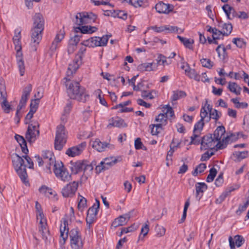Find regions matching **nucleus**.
<instances>
[{"instance_id": "nucleus-36", "label": "nucleus", "mask_w": 249, "mask_h": 249, "mask_svg": "<svg viewBox=\"0 0 249 249\" xmlns=\"http://www.w3.org/2000/svg\"><path fill=\"white\" fill-rule=\"evenodd\" d=\"M185 72L190 78L194 79L196 81H200V75L198 74L195 69H189V71L185 70Z\"/></svg>"}, {"instance_id": "nucleus-51", "label": "nucleus", "mask_w": 249, "mask_h": 249, "mask_svg": "<svg viewBox=\"0 0 249 249\" xmlns=\"http://www.w3.org/2000/svg\"><path fill=\"white\" fill-rule=\"evenodd\" d=\"M39 103V99H35L32 100L30 104V110L31 112H36L38 107V104Z\"/></svg>"}, {"instance_id": "nucleus-60", "label": "nucleus", "mask_w": 249, "mask_h": 249, "mask_svg": "<svg viewBox=\"0 0 249 249\" xmlns=\"http://www.w3.org/2000/svg\"><path fill=\"white\" fill-rule=\"evenodd\" d=\"M237 87V84L235 82H230L228 84V89L230 91L234 94L237 93L236 88Z\"/></svg>"}, {"instance_id": "nucleus-16", "label": "nucleus", "mask_w": 249, "mask_h": 249, "mask_svg": "<svg viewBox=\"0 0 249 249\" xmlns=\"http://www.w3.org/2000/svg\"><path fill=\"white\" fill-rule=\"evenodd\" d=\"M86 142H82L76 146L69 148L66 151V154L69 156L74 157L80 155L86 146Z\"/></svg>"}, {"instance_id": "nucleus-39", "label": "nucleus", "mask_w": 249, "mask_h": 249, "mask_svg": "<svg viewBox=\"0 0 249 249\" xmlns=\"http://www.w3.org/2000/svg\"><path fill=\"white\" fill-rule=\"evenodd\" d=\"M138 228V226L137 224H133L131 226L126 227V228H123L121 229V231L118 236H121L123 233H127L130 232H132L137 229Z\"/></svg>"}, {"instance_id": "nucleus-30", "label": "nucleus", "mask_w": 249, "mask_h": 249, "mask_svg": "<svg viewBox=\"0 0 249 249\" xmlns=\"http://www.w3.org/2000/svg\"><path fill=\"white\" fill-rule=\"evenodd\" d=\"M125 126V124L124 123V120L120 118H117L115 119L112 118L111 120H110V123L108 124L107 127H110L111 126H115L122 127Z\"/></svg>"}, {"instance_id": "nucleus-56", "label": "nucleus", "mask_w": 249, "mask_h": 249, "mask_svg": "<svg viewBox=\"0 0 249 249\" xmlns=\"http://www.w3.org/2000/svg\"><path fill=\"white\" fill-rule=\"evenodd\" d=\"M210 118L217 121L221 116V113L215 109H214L212 112L209 113Z\"/></svg>"}, {"instance_id": "nucleus-52", "label": "nucleus", "mask_w": 249, "mask_h": 249, "mask_svg": "<svg viewBox=\"0 0 249 249\" xmlns=\"http://www.w3.org/2000/svg\"><path fill=\"white\" fill-rule=\"evenodd\" d=\"M117 161L118 160L116 159H113V158H111V159H109L108 158H106L105 159V161H103V163L104 165H106L109 168L112 165H114L116 163H117Z\"/></svg>"}, {"instance_id": "nucleus-55", "label": "nucleus", "mask_w": 249, "mask_h": 249, "mask_svg": "<svg viewBox=\"0 0 249 249\" xmlns=\"http://www.w3.org/2000/svg\"><path fill=\"white\" fill-rule=\"evenodd\" d=\"M82 36V35H80V33L78 34L74 35L73 37L70 39L69 43L77 46Z\"/></svg>"}, {"instance_id": "nucleus-54", "label": "nucleus", "mask_w": 249, "mask_h": 249, "mask_svg": "<svg viewBox=\"0 0 249 249\" xmlns=\"http://www.w3.org/2000/svg\"><path fill=\"white\" fill-rule=\"evenodd\" d=\"M78 207L79 209H82L87 206V199L83 196H80L79 198Z\"/></svg>"}, {"instance_id": "nucleus-1", "label": "nucleus", "mask_w": 249, "mask_h": 249, "mask_svg": "<svg viewBox=\"0 0 249 249\" xmlns=\"http://www.w3.org/2000/svg\"><path fill=\"white\" fill-rule=\"evenodd\" d=\"M71 76L65 78L67 80L66 86L67 87V93L69 97L71 99L76 100L82 102H85L89 98V95L86 92L84 87H81L79 82H70Z\"/></svg>"}, {"instance_id": "nucleus-35", "label": "nucleus", "mask_w": 249, "mask_h": 249, "mask_svg": "<svg viewBox=\"0 0 249 249\" xmlns=\"http://www.w3.org/2000/svg\"><path fill=\"white\" fill-rule=\"evenodd\" d=\"M155 66L154 63H144L138 66V69L140 71H151L153 70V66Z\"/></svg>"}, {"instance_id": "nucleus-44", "label": "nucleus", "mask_w": 249, "mask_h": 249, "mask_svg": "<svg viewBox=\"0 0 249 249\" xmlns=\"http://www.w3.org/2000/svg\"><path fill=\"white\" fill-rule=\"evenodd\" d=\"M200 134L194 133L191 137L190 144H194L195 145H198L201 144V139H199Z\"/></svg>"}, {"instance_id": "nucleus-19", "label": "nucleus", "mask_w": 249, "mask_h": 249, "mask_svg": "<svg viewBox=\"0 0 249 249\" xmlns=\"http://www.w3.org/2000/svg\"><path fill=\"white\" fill-rule=\"evenodd\" d=\"M230 246L231 249H235V245L237 247H241L245 242L243 236L239 235H235L233 239L231 236L229 239Z\"/></svg>"}, {"instance_id": "nucleus-20", "label": "nucleus", "mask_w": 249, "mask_h": 249, "mask_svg": "<svg viewBox=\"0 0 249 249\" xmlns=\"http://www.w3.org/2000/svg\"><path fill=\"white\" fill-rule=\"evenodd\" d=\"M65 32L64 27L60 29L57 33L55 37L54 41L53 42L52 44L50 47L52 51H54L57 48V44L61 42L64 37Z\"/></svg>"}, {"instance_id": "nucleus-7", "label": "nucleus", "mask_w": 249, "mask_h": 249, "mask_svg": "<svg viewBox=\"0 0 249 249\" xmlns=\"http://www.w3.org/2000/svg\"><path fill=\"white\" fill-rule=\"evenodd\" d=\"M86 51V49L85 47H82L80 49L74 59L69 65L67 70L68 76L72 75L76 71L80 65H81L83 54L85 53Z\"/></svg>"}, {"instance_id": "nucleus-32", "label": "nucleus", "mask_w": 249, "mask_h": 249, "mask_svg": "<svg viewBox=\"0 0 249 249\" xmlns=\"http://www.w3.org/2000/svg\"><path fill=\"white\" fill-rule=\"evenodd\" d=\"M186 96V93L185 92L182 90H176L173 91V95L171 97V100L173 103L174 101L179 100L182 98H184Z\"/></svg>"}, {"instance_id": "nucleus-4", "label": "nucleus", "mask_w": 249, "mask_h": 249, "mask_svg": "<svg viewBox=\"0 0 249 249\" xmlns=\"http://www.w3.org/2000/svg\"><path fill=\"white\" fill-rule=\"evenodd\" d=\"M12 163L22 182L26 186L29 185V183L27 180L28 176L26 165L24 164V160L23 157L19 156L17 154H15L12 157Z\"/></svg>"}, {"instance_id": "nucleus-63", "label": "nucleus", "mask_w": 249, "mask_h": 249, "mask_svg": "<svg viewBox=\"0 0 249 249\" xmlns=\"http://www.w3.org/2000/svg\"><path fill=\"white\" fill-rule=\"evenodd\" d=\"M222 33V32L215 28V30H214V32L213 33V39H219L220 38V36L223 35Z\"/></svg>"}, {"instance_id": "nucleus-15", "label": "nucleus", "mask_w": 249, "mask_h": 249, "mask_svg": "<svg viewBox=\"0 0 249 249\" xmlns=\"http://www.w3.org/2000/svg\"><path fill=\"white\" fill-rule=\"evenodd\" d=\"M78 186V183L76 181L68 184L62 190L61 193L64 197H71L75 194Z\"/></svg>"}, {"instance_id": "nucleus-24", "label": "nucleus", "mask_w": 249, "mask_h": 249, "mask_svg": "<svg viewBox=\"0 0 249 249\" xmlns=\"http://www.w3.org/2000/svg\"><path fill=\"white\" fill-rule=\"evenodd\" d=\"M222 9L225 13L227 18L229 19H231L234 17H238V13L235 11V9L226 4L222 6Z\"/></svg>"}, {"instance_id": "nucleus-46", "label": "nucleus", "mask_w": 249, "mask_h": 249, "mask_svg": "<svg viewBox=\"0 0 249 249\" xmlns=\"http://www.w3.org/2000/svg\"><path fill=\"white\" fill-rule=\"evenodd\" d=\"M174 142H175V139L174 138L172 141V142H171L170 145V149L167 153V155L166 157V160H168L169 157H171L172 156L173 153L175 151V148L178 147L180 144V142H178L177 145H173V144Z\"/></svg>"}, {"instance_id": "nucleus-57", "label": "nucleus", "mask_w": 249, "mask_h": 249, "mask_svg": "<svg viewBox=\"0 0 249 249\" xmlns=\"http://www.w3.org/2000/svg\"><path fill=\"white\" fill-rule=\"evenodd\" d=\"M2 108L4 112L6 113H8L11 109L10 105L9 104L7 100L3 101L1 103Z\"/></svg>"}, {"instance_id": "nucleus-59", "label": "nucleus", "mask_w": 249, "mask_h": 249, "mask_svg": "<svg viewBox=\"0 0 249 249\" xmlns=\"http://www.w3.org/2000/svg\"><path fill=\"white\" fill-rule=\"evenodd\" d=\"M155 92V90H152L151 92H147L146 90H142V91L141 96L142 98H149L150 99H153L154 97L152 94V93Z\"/></svg>"}, {"instance_id": "nucleus-25", "label": "nucleus", "mask_w": 249, "mask_h": 249, "mask_svg": "<svg viewBox=\"0 0 249 249\" xmlns=\"http://www.w3.org/2000/svg\"><path fill=\"white\" fill-rule=\"evenodd\" d=\"M109 145V143L102 142L99 139H96L92 144V147L99 152L105 151V149L108 147Z\"/></svg>"}, {"instance_id": "nucleus-13", "label": "nucleus", "mask_w": 249, "mask_h": 249, "mask_svg": "<svg viewBox=\"0 0 249 249\" xmlns=\"http://www.w3.org/2000/svg\"><path fill=\"white\" fill-rule=\"evenodd\" d=\"M151 28L157 33L164 32L165 33H181L183 32V30L178 28L177 26L170 25H164L160 27L153 26L151 27Z\"/></svg>"}, {"instance_id": "nucleus-53", "label": "nucleus", "mask_w": 249, "mask_h": 249, "mask_svg": "<svg viewBox=\"0 0 249 249\" xmlns=\"http://www.w3.org/2000/svg\"><path fill=\"white\" fill-rule=\"evenodd\" d=\"M232 42L235 44L237 47L242 48L245 46L246 43L243 39L240 38H234Z\"/></svg>"}, {"instance_id": "nucleus-33", "label": "nucleus", "mask_w": 249, "mask_h": 249, "mask_svg": "<svg viewBox=\"0 0 249 249\" xmlns=\"http://www.w3.org/2000/svg\"><path fill=\"white\" fill-rule=\"evenodd\" d=\"M177 38L180 41L181 43H183L186 48H187L189 49H193V44L194 43L193 39H188L182 37L180 36H178Z\"/></svg>"}, {"instance_id": "nucleus-8", "label": "nucleus", "mask_w": 249, "mask_h": 249, "mask_svg": "<svg viewBox=\"0 0 249 249\" xmlns=\"http://www.w3.org/2000/svg\"><path fill=\"white\" fill-rule=\"evenodd\" d=\"M225 133V129L223 126L217 127L213 133V138L217 142L216 147L217 149H222L227 146V140L228 137L223 136Z\"/></svg>"}, {"instance_id": "nucleus-43", "label": "nucleus", "mask_w": 249, "mask_h": 249, "mask_svg": "<svg viewBox=\"0 0 249 249\" xmlns=\"http://www.w3.org/2000/svg\"><path fill=\"white\" fill-rule=\"evenodd\" d=\"M206 178V181L208 182H211L213 180L217 172L214 167H213L210 170Z\"/></svg>"}, {"instance_id": "nucleus-27", "label": "nucleus", "mask_w": 249, "mask_h": 249, "mask_svg": "<svg viewBox=\"0 0 249 249\" xmlns=\"http://www.w3.org/2000/svg\"><path fill=\"white\" fill-rule=\"evenodd\" d=\"M85 161H78L72 164L71 167L72 173L77 174L82 172H83Z\"/></svg>"}, {"instance_id": "nucleus-11", "label": "nucleus", "mask_w": 249, "mask_h": 249, "mask_svg": "<svg viewBox=\"0 0 249 249\" xmlns=\"http://www.w3.org/2000/svg\"><path fill=\"white\" fill-rule=\"evenodd\" d=\"M108 40V37L107 36H104L102 37L94 36L84 40L81 44L85 46L89 47L104 46L107 45Z\"/></svg>"}, {"instance_id": "nucleus-6", "label": "nucleus", "mask_w": 249, "mask_h": 249, "mask_svg": "<svg viewBox=\"0 0 249 249\" xmlns=\"http://www.w3.org/2000/svg\"><path fill=\"white\" fill-rule=\"evenodd\" d=\"M67 133L63 125L57 127L54 140V147L56 150H61L67 142Z\"/></svg>"}, {"instance_id": "nucleus-64", "label": "nucleus", "mask_w": 249, "mask_h": 249, "mask_svg": "<svg viewBox=\"0 0 249 249\" xmlns=\"http://www.w3.org/2000/svg\"><path fill=\"white\" fill-rule=\"evenodd\" d=\"M39 191L40 193L46 195L47 193H49L51 195H52V190L51 189L47 187V186L43 185L39 189Z\"/></svg>"}, {"instance_id": "nucleus-50", "label": "nucleus", "mask_w": 249, "mask_h": 249, "mask_svg": "<svg viewBox=\"0 0 249 249\" xmlns=\"http://www.w3.org/2000/svg\"><path fill=\"white\" fill-rule=\"evenodd\" d=\"M17 64L18 66V68L20 72V75L21 76H23L25 72V67H24V63L23 59H20V58L18 57V60L17 61Z\"/></svg>"}, {"instance_id": "nucleus-26", "label": "nucleus", "mask_w": 249, "mask_h": 249, "mask_svg": "<svg viewBox=\"0 0 249 249\" xmlns=\"http://www.w3.org/2000/svg\"><path fill=\"white\" fill-rule=\"evenodd\" d=\"M208 188L205 183L197 182L196 184V197L199 200L203 196V193Z\"/></svg>"}, {"instance_id": "nucleus-42", "label": "nucleus", "mask_w": 249, "mask_h": 249, "mask_svg": "<svg viewBox=\"0 0 249 249\" xmlns=\"http://www.w3.org/2000/svg\"><path fill=\"white\" fill-rule=\"evenodd\" d=\"M149 225L145 224L142 227L141 230V233L139 237V240H143V238L147 234L149 231Z\"/></svg>"}, {"instance_id": "nucleus-37", "label": "nucleus", "mask_w": 249, "mask_h": 249, "mask_svg": "<svg viewBox=\"0 0 249 249\" xmlns=\"http://www.w3.org/2000/svg\"><path fill=\"white\" fill-rule=\"evenodd\" d=\"M93 166L92 164L89 163L88 161H85L83 170V175L88 178V176H90L92 172Z\"/></svg>"}, {"instance_id": "nucleus-47", "label": "nucleus", "mask_w": 249, "mask_h": 249, "mask_svg": "<svg viewBox=\"0 0 249 249\" xmlns=\"http://www.w3.org/2000/svg\"><path fill=\"white\" fill-rule=\"evenodd\" d=\"M231 192V190L225 191L223 192L222 194L219 196V197L216 199L215 203L216 204L221 203L225 199L227 196L230 194Z\"/></svg>"}, {"instance_id": "nucleus-61", "label": "nucleus", "mask_w": 249, "mask_h": 249, "mask_svg": "<svg viewBox=\"0 0 249 249\" xmlns=\"http://www.w3.org/2000/svg\"><path fill=\"white\" fill-rule=\"evenodd\" d=\"M248 206V202H246L243 205H239L238 210L236 211V213L237 215H240L242 212L246 211Z\"/></svg>"}, {"instance_id": "nucleus-62", "label": "nucleus", "mask_w": 249, "mask_h": 249, "mask_svg": "<svg viewBox=\"0 0 249 249\" xmlns=\"http://www.w3.org/2000/svg\"><path fill=\"white\" fill-rule=\"evenodd\" d=\"M116 13H115L116 17H117L118 18H121L123 20H125L127 18V14L126 12H124L123 11H116Z\"/></svg>"}, {"instance_id": "nucleus-14", "label": "nucleus", "mask_w": 249, "mask_h": 249, "mask_svg": "<svg viewBox=\"0 0 249 249\" xmlns=\"http://www.w3.org/2000/svg\"><path fill=\"white\" fill-rule=\"evenodd\" d=\"M216 142L212 134L204 136L201 139L200 148L201 150H204L208 149H213L216 146V144H215Z\"/></svg>"}, {"instance_id": "nucleus-18", "label": "nucleus", "mask_w": 249, "mask_h": 249, "mask_svg": "<svg viewBox=\"0 0 249 249\" xmlns=\"http://www.w3.org/2000/svg\"><path fill=\"white\" fill-rule=\"evenodd\" d=\"M39 224V232L41 233L42 239L47 242L48 240V236H50V231L47 228L46 220L45 219L40 220Z\"/></svg>"}, {"instance_id": "nucleus-48", "label": "nucleus", "mask_w": 249, "mask_h": 249, "mask_svg": "<svg viewBox=\"0 0 249 249\" xmlns=\"http://www.w3.org/2000/svg\"><path fill=\"white\" fill-rule=\"evenodd\" d=\"M0 94L1 98L3 99V101L7 100L6 87L2 81L0 83Z\"/></svg>"}, {"instance_id": "nucleus-2", "label": "nucleus", "mask_w": 249, "mask_h": 249, "mask_svg": "<svg viewBox=\"0 0 249 249\" xmlns=\"http://www.w3.org/2000/svg\"><path fill=\"white\" fill-rule=\"evenodd\" d=\"M33 26L31 30V43L35 47L39 44L42 37V32L44 30V19L42 15L36 13L33 17Z\"/></svg>"}, {"instance_id": "nucleus-58", "label": "nucleus", "mask_w": 249, "mask_h": 249, "mask_svg": "<svg viewBox=\"0 0 249 249\" xmlns=\"http://www.w3.org/2000/svg\"><path fill=\"white\" fill-rule=\"evenodd\" d=\"M108 169V167H107L106 165H104L103 161H102L99 165L96 166L95 171L96 173L99 174L102 171L107 170Z\"/></svg>"}, {"instance_id": "nucleus-28", "label": "nucleus", "mask_w": 249, "mask_h": 249, "mask_svg": "<svg viewBox=\"0 0 249 249\" xmlns=\"http://www.w3.org/2000/svg\"><path fill=\"white\" fill-rule=\"evenodd\" d=\"M15 138L20 145L22 152L25 154H27L29 151L27 148V143L25 139L23 137L18 134L15 135Z\"/></svg>"}, {"instance_id": "nucleus-5", "label": "nucleus", "mask_w": 249, "mask_h": 249, "mask_svg": "<svg viewBox=\"0 0 249 249\" xmlns=\"http://www.w3.org/2000/svg\"><path fill=\"white\" fill-rule=\"evenodd\" d=\"M97 18V16L93 13L81 12L77 13L73 21L75 25L82 26L94 22Z\"/></svg>"}, {"instance_id": "nucleus-49", "label": "nucleus", "mask_w": 249, "mask_h": 249, "mask_svg": "<svg viewBox=\"0 0 249 249\" xmlns=\"http://www.w3.org/2000/svg\"><path fill=\"white\" fill-rule=\"evenodd\" d=\"M201 63L203 67L211 69L213 66V62L209 59L202 58L200 59Z\"/></svg>"}, {"instance_id": "nucleus-21", "label": "nucleus", "mask_w": 249, "mask_h": 249, "mask_svg": "<svg viewBox=\"0 0 249 249\" xmlns=\"http://www.w3.org/2000/svg\"><path fill=\"white\" fill-rule=\"evenodd\" d=\"M130 218V215L128 214L121 215L116 218L112 223V226L117 228L119 226L124 225L127 223Z\"/></svg>"}, {"instance_id": "nucleus-10", "label": "nucleus", "mask_w": 249, "mask_h": 249, "mask_svg": "<svg viewBox=\"0 0 249 249\" xmlns=\"http://www.w3.org/2000/svg\"><path fill=\"white\" fill-rule=\"evenodd\" d=\"M71 245L72 249H82L83 244L80 231L77 228L72 229L70 232Z\"/></svg>"}, {"instance_id": "nucleus-34", "label": "nucleus", "mask_w": 249, "mask_h": 249, "mask_svg": "<svg viewBox=\"0 0 249 249\" xmlns=\"http://www.w3.org/2000/svg\"><path fill=\"white\" fill-rule=\"evenodd\" d=\"M219 26L222 27L223 36H229L232 30V26L231 23H220Z\"/></svg>"}, {"instance_id": "nucleus-12", "label": "nucleus", "mask_w": 249, "mask_h": 249, "mask_svg": "<svg viewBox=\"0 0 249 249\" xmlns=\"http://www.w3.org/2000/svg\"><path fill=\"white\" fill-rule=\"evenodd\" d=\"M42 158L44 160L46 172L51 173V166L53 165V164L56 163L53 153L51 151H45L43 153Z\"/></svg>"}, {"instance_id": "nucleus-23", "label": "nucleus", "mask_w": 249, "mask_h": 249, "mask_svg": "<svg viewBox=\"0 0 249 249\" xmlns=\"http://www.w3.org/2000/svg\"><path fill=\"white\" fill-rule=\"evenodd\" d=\"M74 28L75 32L78 33L80 31V35L83 34H91L98 30L97 27L91 26H79V27Z\"/></svg>"}, {"instance_id": "nucleus-22", "label": "nucleus", "mask_w": 249, "mask_h": 249, "mask_svg": "<svg viewBox=\"0 0 249 249\" xmlns=\"http://www.w3.org/2000/svg\"><path fill=\"white\" fill-rule=\"evenodd\" d=\"M98 209L93 207H90L86 217V222L89 224H93L96 219Z\"/></svg>"}, {"instance_id": "nucleus-40", "label": "nucleus", "mask_w": 249, "mask_h": 249, "mask_svg": "<svg viewBox=\"0 0 249 249\" xmlns=\"http://www.w3.org/2000/svg\"><path fill=\"white\" fill-rule=\"evenodd\" d=\"M204 125V122L202 120H200L195 124L193 133L200 134V132L203 129Z\"/></svg>"}, {"instance_id": "nucleus-31", "label": "nucleus", "mask_w": 249, "mask_h": 249, "mask_svg": "<svg viewBox=\"0 0 249 249\" xmlns=\"http://www.w3.org/2000/svg\"><path fill=\"white\" fill-rule=\"evenodd\" d=\"M32 89L31 84H28L23 90L22 95L20 101L23 103H26L28 98Z\"/></svg>"}, {"instance_id": "nucleus-29", "label": "nucleus", "mask_w": 249, "mask_h": 249, "mask_svg": "<svg viewBox=\"0 0 249 249\" xmlns=\"http://www.w3.org/2000/svg\"><path fill=\"white\" fill-rule=\"evenodd\" d=\"M20 39L21 31L18 29H17L15 31V35L13 38L15 49L21 50Z\"/></svg>"}, {"instance_id": "nucleus-38", "label": "nucleus", "mask_w": 249, "mask_h": 249, "mask_svg": "<svg viewBox=\"0 0 249 249\" xmlns=\"http://www.w3.org/2000/svg\"><path fill=\"white\" fill-rule=\"evenodd\" d=\"M248 155V151L242 152L236 151L233 153V156L235 158V160L240 161L243 159L246 158Z\"/></svg>"}, {"instance_id": "nucleus-9", "label": "nucleus", "mask_w": 249, "mask_h": 249, "mask_svg": "<svg viewBox=\"0 0 249 249\" xmlns=\"http://www.w3.org/2000/svg\"><path fill=\"white\" fill-rule=\"evenodd\" d=\"M53 172L56 177L61 180L65 182L71 179V175L66 168L63 166L62 162L55 163L53 164Z\"/></svg>"}, {"instance_id": "nucleus-45", "label": "nucleus", "mask_w": 249, "mask_h": 249, "mask_svg": "<svg viewBox=\"0 0 249 249\" xmlns=\"http://www.w3.org/2000/svg\"><path fill=\"white\" fill-rule=\"evenodd\" d=\"M226 49H227L223 45L221 44L218 45L216 49V51L218 53V56L220 57L222 55L223 58H225L227 55Z\"/></svg>"}, {"instance_id": "nucleus-41", "label": "nucleus", "mask_w": 249, "mask_h": 249, "mask_svg": "<svg viewBox=\"0 0 249 249\" xmlns=\"http://www.w3.org/2000/svg\"><path fill=\"white\" fill-rule=\"evenodd\" d=\"M155 122L161 123L163 125H166L167 123V115L165 113H160L155 119Z\"/></svg>"}, {"instance_id": "nucleus-17", "label": "nucleus", "mask_w": 249, "mask_h": 249, "mask_svg": "<svg viewBox=\"0 0 249 249\" xmlns=\"http://www.w3.org/2000/svg\"><path fill=\"white\" fill-rule=\"evenodd\" d=\"M174 7L173 5L166 4L162 1H160L155 5V9L157 12L166 14L172 11Z\"/></svg>"}, {"instance_id": "nucleus-3", "label": "nucleus", "mask_w": 249, "mask_h": 249, "mask_svg": "<svg viewBox=\"0 0 249 249\" xmlns=\"http://www.w3.org/2000/svg\"><path fill=\"white\" fill-rule=\"evenodd\" d=\"M35 113V112H31V110H30L25 119V124H29L27 131L25 134V138L30 143L35 142L39 136V124L38 122L32 121V123L30 124L31 120Z\"/></svg>"}]
</instances>
